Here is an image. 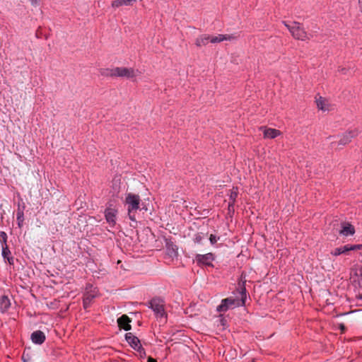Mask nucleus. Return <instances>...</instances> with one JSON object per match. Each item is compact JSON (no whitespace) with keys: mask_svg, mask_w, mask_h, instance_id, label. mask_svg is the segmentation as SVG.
I'll return each mask as SVG.
<instances>
[{"mask_svg":"<svg viewBox=\"0 0 362 362\" xmlns=\"http://www.w3.org/2000/svg\"><path fill=\"white\" fill-rule=\"evenodd\" d=\"M247 299V296H230L226 299L222 300L221 303L217 307L216 310L219 313H223L230 309H234L239 306L245 305Z\"/></svg>","mask_w":362,"mask_h":362,"instance_id":"nucleus-1","label":"nucleus"},{"mask_svg":"<svg viewBox=\"0 0 362 362\" xmlns=\"http://www.w3.org/2000/svg\"><path fill=\"white\" fill-rule=\"evenodd\" d=\"M141 199L138 194L127 193L126 194L124 204L127 206L128 215L129 218L136 221L135 213L140 208Z\"/></svg>","mask_w":362,"mask_h":362,"instance_id":"nucleus-2","label":"nucleus"},{"mask_svg":"<svg viewBox=\"0 0 362 362\" xmlns=\"http://www.w3.org/2000/svg\"><path fill=\"white\" fill-rule=\"evenodd\" d=\"M284 23L294 38L300 40H306L310 38V35L305 32L300 23L293 21L291 23L287 22H284Z\"/></svg>","mask_w":362,"mask_h":362,"instance_id":"nucleus-3","label":"nucleus"},{"mask_svg":"<svg viewBox=\"0 0 362 362\" xmlns=\"http://www.w3.org/2000/svg\"><path fill=\"white\" fill-rule=\"evenodd\" d=\"M125 339L130 346L137 351L140 358H144L146 356V351L142 347L138 337L134 336L132 333L129 332L125 334Z\"/></svg>","mask_w":362,"mask_h":362,"instance_id":"nucleus-4","label":"nucleus"},{"mask_svg":"<svg viewBox=\"0 0 362 362\" xmlns=\"http://www.w3.org/2000/svg\"><path fill=\"white\" fill-rule=\"evenodd\" d=\"M149 307L153 310L157 317L165 315L164 303L160 298H154L149 302Z\"/></svg>","mask_w":362,"mask_h":362,"instance_id":"nucleus-5","label":"nucleus"},{"mask_svg":"<svg viewBox=\"0 0 362 362\" xmlns=\"http://www.w3.org/2000/svg\"><path fill=\"white\" fill-rule=\"evenodd\" d=\"M115 76L132 78L136 76L135 71L132 68L116 67L115 68Z\"/></svg>","mask_w":362,"mask_h":362,"instance_id":"nucleus-6","label":"nucleus"},{"mask_svg":"<svg viewBox=\"0 0 362 362\" xmlns=\"http://www.w3.org/2000/svg\"><path fill=\"white\" fill-rule=\"evenodd\" d=\"M362 247L361 245H346L341 247H337L333 251H332V255L334 256L340 255L341 254H348L349 251L358 250Z\"/></svg>","mask_w":362,"mask_h":362,"instance_id":"nucleus-7","label":"nucleus"},{"mask_svg":"<svg viewBox=\"0 0 362 362\" xmlns=\"http://www.w3.org/2000/svg\"><path fill=\"white\" fill-rule=\"evenodd\" d=\"M105 216L107 222L110 226H114L116 223L117 211L114 209L108 208L105 211Z\"/></svg>","mask_w":362,"mask_h":362,"instance_id":"nucleus-8","label":"nucleus"},{"mask_svg":"<svg viewBox=\"0 0 362 362\" xmlns=\"http://www.w3.org/2000/svg\"><path fill=\"white\" fill-rule=\"evenodd\" d=\"M30 339L34 344H42L45 341L46 337L44 332L37 330L31 334Z\"/></svg>","mask_w":362,"mask_h":362,"instance_id":"nucleus-9","label":"nucleus"},{"mask_svg":"<svg viewBox=\"0 0 362 362\" xmlns=\"http://www.w3.org/2000/svg\"><path fill=\"white\" fill-rule=\"evenodd\" d=\"M357 135H358V131L356 129L346 132L340 139L339 144L346 145V144H348L351 141L352 138L355 137Z\"/></svg>","mask_w":362,"mask_h":362,"instance_id":"nucleus-10","label":"nucleus"},{"mask_svg":"<svg viewBox=\"0 0 362 362\" xmlns=\"http://www.w3.org/2000/svg\"><path fill=\"white\" fill-rule=\"evenodd\" d=\"M130 322V319L126 315H123L117 319L118 326L126 331L131 329Z\"/></svg>","mask_w":362,"mask_h":362,"instance_id":"nucleus-11","label":"nucleus"},{"mask_svg":"<svg viewBox=\"0 0 362 362\" xmlns=\"http://www.w3.org/2000/svg\"><path fill=\"white\" fill-rule=\"evenodd\" d=\"M214 259V255L211 252L204 255H197L196 257L197 262L206 265H210Z\"/></svg>","mask_w":362,"mask_h":362,"instance_id":"nucleus-12","label":"nucleus"},{"mask_svg":"<svg viewBox=\"0 0 362 362\" xmlns=\"http://www.w3.org/2000/svg\"><path fill=\"white\" fill-rule=\"evenodd\" d=\"M355 233L354 227L350 223H343L341 229L339 230V234L344 236L352 235Z\"/></svg>","mask_w":362,"mask_h":362,"instance_id":"nucleus-13","label":"nucleus"},{"mask_svg":"<svg viewBox=\"0 0 362 362\" xmlns=\"http://www.w3.org/2000/svg\"><path fill=\"white\" fill-rule=\"evenodd\" d=\"M351 275L354 281H362V267L356 265L351 269Z\"/></svg>","mask_w":362,"mask_h":362,"instance_id":"nucleus-14","label":"nucleus"},{"mask_svg":"<svg viewBox=\"0 0 362 362\" xmlns=\"http://www.w3.org/2000/svg\"><path fill=\"white\" fill-rule=\"evenodd\" d=\"M11 305V299L8 296H1L0 299V309L2 313H5L8 310Z\"/></svg>","mask_w":362,"mask_h":362,"instance_id":"nucleus-15","label":"nucleus"},{"mask_svg":"<svg viewBox=\"0 0 362 362\" xmlns=\"http://www.w3.org/2000/svg\"><path fill=\"white\" fill-rule=\"evenodd\" d=\"M233 37L230 35H218L216 36H210V42L218 43L223 40H230Z\"/></svg>","mask_w":362,"mask_h":362,"instance_id":"nucleus-16","label":"nucleus"},{"mask_svg":"<svg viewBox=\"0 0 362 362\" xmlns=\"http://www.w3.org/2000/svg\"><path fill=\"white\" fill-rule=\"evenodd\" d=\"M209 42H210V35H202L196 39L195 45L197 47H202L207 45Z\"/></svg>","mask_w":362,"mask_h":362,"instance_id":"nucleus-17","label":"nucleus"},{"mask_svg":"<svg viewBox=\"0 0 362 362\" xmlns=\"http://www.w3.org/2000/svg\"><path fill=\"white\" fill-rule=\"evenodd\" d=\"M136 0H115L112 3L113 8H118L122 6H132Z\"/></svg>","mask_w":362,"mask_h":362,"instance_id":"nucleus-18","label":"nucleus"},{"mask_svg":"<svg viewBox=\"0 0 362 362\" xmlns=\"http://www.w3.org/2000/svg\"><path fill=\"white\" fill-rule=\"evenodd\" d=\"M279 134L280 132L275 129L268 128L264 130V136L268 139H274Z\"/></svg>","mask_w":362,"mask_h":362,"instance_id":"nucleus-19","label":"nucleus"},{"mask_svg":"<svg viewBox=\"0 0 362 362\" xmlns=\"http://www.w3.org/2000/svg\"><path fill=\"white\" fill-rule=\"evenodd\" d=\"M316 104H317V107L320 110H322L323 111H326V110H329V108L327 107V105H328L327 101L322 97H320L319 99L316 100Z\"/></svg>","mask_w":362,"mask_h":362,"instance_id":"nucleus-20","label":"nucleus"},{"mask_svg":"<svg viewBox=\"0 0 362 362\" xmlns=\"http://www.w3.org/2000/svg\"><path fill=\"white\" fill-rule=\"evenodd\" d=\"M245 283H246V280L245 279L243 280V276H241V279H240V281L238 283V289L239 290L240 294L244 295V294H246L247 293H248V291L247 290V288L245 287Z\"/></svg>","mask_w":362,"mask_h":362,"instance_id":"nucleus-21","label":"nucleus"},{"mask_svg":"<svg viewBox=\"0 0 362 362\" xmlns=\"http://www.w3.org/2000/svg\"><path fill=\"white\" fill-rule=\"evenodd\" d=\"M237 197H238V192L236 190H235L234 189L230 190V202L228 203V207L229 208L233 206Z\"/></svg>","mask_w":362,"mask_h":362,"instance_id":"nucleus-22","label":"nucleus"},{"mask_svg":"<svg viewBox=\"0 0 362 362\" xmlns=\"http://www.w3.org/2000/svg\"><path fill=\"white\" fill-rule=\"evenodd\" d=\"M11 254L10 250L8 248V246L6 244H5L4 246L2 247V255L4 258H6L8 261V262L11 264V259L13 260V258L9 257V255Z\"/></svg>","mask_w":362,"mask_h":362,"instance_id":"nucleus-23","label":"nucleus"},{"mask_svg":"<svg viewBox=\"0 0 362 362\" xmlns=\"http://www.w3.org/2000/svg\"><path fill=\"white\" fill-rule=\"evenodd\" d=\"M101 74L105 76H115V68L114 69H107L101 71Z\"/></svg>","mask_w":362,"mask_h":362,"instance_id":"nucleus-24","label":"nucleus"},{"mask_svg":"<svg viewBox=\"0 0 362 362\" xmlns=\"http://www.w3.org/2000/svg\"><path fill=\"white\" fill-rule=\"evenodd\" d=\"M16 216H17L16 218H17V221H18V224L19 227H21V223L23 221V211L18 210L17 211Z\"/></svg>","mask_w":362,"mask_h":362,"instance_id":"nucleus-25","label":"nucleus"},{"mask_svg":"<svg viewBox=\"0 0 362 362\" xmlns=\"http://www.w3.org/2000/svg\"><path fill=\"white\" fill-rule=\"evenodd\" d=\"M94 296H86V297L83 298V305L85 308H86L90 303Z\"/></svg>","mask_w":362,"mask_h":362,"instance_id":"nucleus-26","label":"nucleus"},{"mask_svg":"<svg viewBox=\"0 0 362 362\" xmlns=\"http://www.w3.org/2000/svg\"><path fill=\"white\" fill-rule=\"evenodd\" d=\"M220 239L218 236H216L214 234H211L209 237V241L211 245H214L217 243V241Z\"/></svg>","mask_w":362,"mask_h":362,"instance_id":"nucleus-27","label":"nucleus"},{"mask_svg":"<svg viewBox=\"0 0 362 362\" xmlns=\"http://www.w3.org/2000/svg\"><path fill=\"white\" fill-rule=\"evenodd\" d=\"M1 237L2 238L4 242L6 243V239H7V235H6V233H4V232H1Z\"/></svg>","mask_w":362,"mask_h":362,"instance_id":"nucleus-28","label":"nucleus"},{"mask_svg":"<svg viewBox=\"0 0 362 362\" xmlns=\"http://www.w3.org/2000/svg\"><path fill=\"white\" fill-rule=\"evenodd\" d=\"M92 288H93V286H90V289L88 288H86V289H87V294H89L90 293H95L96 292L95 288H94L93 290H92Z\"/></svg>","mask_w":362,"mask_h":362,"instance_id":"nucleus-29","label":"nucleus"},{"mask_svg":"<svg viewBox=\"0 0 362 362\" xmlns=\"http://www.w3.org/2000/svg\"><path fill=\"white\" fill-rule=\"evenodd\" d=\"M32 5L36 6L37 5V0H29Z\"/></svg>","mask_w":362,"mask_h":362,"instance_id":"nucleus-30","label":"nucleus"},{"mask_svg":"<svg viewBox=\"0 0 362 362\" xmlns=\"http://www.w3.org/2000/svg\"><path fill=\"white\" fill-rule=\"evenodd\" d=\"M201 240H202V238H201V237L199 235L197 236L196 238H195V241L197 243H200Z\"/></svg>","mask_w":362,"mask_h":362,"instance_id":"nucleus-31","label":"nucleus"},{"mask_svg":"<svg viewBox=\"0 0 362 362\" xmlns=\"http://www.w3.org/2000/svg\"><path fill=\"white\" fill-rule=\"evenodd\" d=\"M148 362H157V361H156L155 359H153V358H152L149 357V358H148Z\"/></svg>","mask_w":362,"mask_h":362,"instance_id":"nucleus-32","label":"nucleus"},{"mask_svg":"<svg viewBox=\"0 0 362 362\" xmlns=\"http://www.w3.org/2000/svg\"><path fill=\"white\" fill-rule=\"evenodd\" d=\"M340 328H341V330H344L345 329V327H344V325H340Z\"/></svg>","mask_w":362,"mask_h":362,"instance_id":"nucleus-33","label":"nucleus"},{"mask_svg":"<svg viewBox=\"0 0 362 362\" xmlns=\"http://www.w3.org/2000/svg\"><path fill=\"white\" fill-rule=\"evenodd\" d=\"M359 297H360V299H361V300H362V296H359Z\"/></svg>","mask_w":362,"mask_h":362,"instance_id":"nucleus-34","label":"nucleus"}]
</instances>
